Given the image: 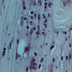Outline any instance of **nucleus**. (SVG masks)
Here are the masks:
<instances>
[{"label": "nucleus", "instance_id": "obj_4", "mask_svg": "<svg viewBox=\"0 0 72 72\" xmlns=\"http://www.w3.org/2000/svg\"><path fill=\"white\" fill-rule=\"evenodd\" d=\"M21 23V26H23V21H21L20 22Z\"/></svg>", "mask_w": 72, "mask_h": 72}, {"label": "nucleus", "instance_id": "obj_18", "mask_svg": "<svg viewBox=\"0 0 72 72\" xmlns=\"http://www.w3.org/2000/svg\"><path fill=\"white\" fill-rule=\"evenodd\" d=\"M37 27H38V29H39L40 28V26H39V25H38L37 26Z\"/></svg>", "mask_w": 72, "mask_h": 72}, {"label": "nucleus", "instance_id": "obj_56", "mask_svg": "<svg viewBox=\"0 0 72 72\" xmlns=\"http://www.w3.org/2000/svg\"><path fill=\"white\" fill-rule=\"evenodd\" d=\"M44 25L45 26H46V25H47L45 23H44Z\"/></svg>", "mask_w": 72, "mask_h": 72}, {"label": "nucleus", "instance_id": "obj_55", "mask_svg": "<svg viewBox=\"0 0 72 72\" xmlns=\"http://www.w3.org/2000/svg\"><path fill=\"white\" fill-rule=\"evenodd\" d=\"M30 49H31V48L29 47V50H30Z\"/></svg>", "mask_w": 72, "mask_h": 72}, {"label": "nucleus", "instance_id": "obj_57", "mask_svg": "<svg viewBox=\"0 0 72 72\" xmlns=\"http://www.w3.org/2000/svg\"><path fill=\"white\" fill-rule=\"evenodd\" d=\"M69 46L70 47H71V44H70L69 45Z\"/></svg>", "mask_w": 72, "mask_h": 72}, {"label": "nucleus", "instance_id": "obj_36", "mask_svg": "<svg viewBox=\"0 0 72 72\" xmlns=\"http://www.w3.org/2000/svg\"><path fill=\"white\" fill-rule=\"evenodd\" d=\"M25 4V1H23V4Z\"/></svg>", "mask_w": 72, "mask_h": 72}, {"label": "nucleus", "instance_id": "obj_41", "mask_svg": "<svg viewBox=\"0 0 72 72\" xmlns=\"http://www.w3.org/2000/svg\"><path fill=\"white\" fill-rule=\"evenodd\" d=\"M33 5H36V3H34L33 4Z\"/></svg>", "mask_w": 72, "mask_h": 72}, {"label": "nucleus", "instance_id": "obj_20", "mask_svg": "<svg viewBox=\"0 0 72 72\" xmlns=\"http://www.w3.org/2000/svg\"><path fill=\"white\" fill-rule=\"evenodd\" d=\"M41 66V64H40L39 65V68H40Z\"/></svg>", "mask_w": 72, "mask_h": 72}, {"label": "nucleus", "instance_id": "obj_30", "mask_svg": "<svg viewBox=\"0 0 72 72\" xmlns=\"http://www.w3.org/2000/svg\"><path fill=\"white\" fill-rule=\"evenodd\" d=\"M42 34L43 35H44L45 34V33L43 32H42Z\"/></svg>", "mask_w": 72, "mask_h": 72}, {"label": "nucleus", "instance_id": "obj_64", "mask_svg": "<svg viewBox=\"0 0 72 72\" xmlns=\"http://www.w3.org/2000/svg\"><path fill=\"white\" fill-rule=\"evenodd\" d=\"M53 72V70H51V72Z\"/></svg>", "mask_w": 72, "mask_h": 72}, {"label": "nucleus", "instance_id": "obj_48", "mask_svg": "<svg viewBox=\"0 0 72 72\" xmlns=\"http://www.w3.org/2000/svg\"><path fill=\"white\" fill-rule=\"evenodd\" d=\"M63 3H64V5H66V4L64 3V1H63Z\"/></svg>", "mask_w": 72, "mask_h": 72}, {"label": "nucleus", "instance_id": "obj_42", "mask_svg": "<svg viewBox=\"0 0 72 72\" xmlns=\"http://www.w3.org/2000/svg\"><path fill=\"white\" fill-rule=\"evenodd\" d=\"M36 17V14H34V17Z\"/></svg>", "mask_w": 72, "mask_h": 72}, {"label": "nucleus", "instance_id": "obj_43", "mask_svg": "<svg viewBox=\"0 0 72 72\" xmlns=\"http://www.w3.org/2000/svg\"><path fill=\"white\" fill-rule=\"evenodd\" d=\"M18 56V57H19V58H20V57H21V55H19Z\"/></svg>", "mask_w": 72, "mask_h": 72}, {"label": "nucleus", "instance_id": "obj_53", "mask_svg": "<svg viewBox=\"0 0 72 72\" xmlns=\"http://www.w3.org/2000/svg\"><path fill=\"white\" fill-rule=\"evenodd\" d=\"M69 55H71V53H69Z\"/></svg>", "mask_w": 72, "mask_h": 72}, {"label": "nucleus", "instance_id": "obj_12", "mask_svg": "<svg viewBox=\"0 0 72 72\" xmlns=\"http://www.w3.org/2000/svg\"><path fill=\"white\" fill-rule=\"evenodd\" d=\"M32 61L33 62H35V59L33 58L32 59Z\"/></svg>", "mask_w": 72, "mask_h": 72}, {"label": "nucleus", "instance_id": "obj_14", "mask_svg": "<svg viewBox=\"0 0 72 72\" xmlns=\"http://www.w3.org/2000/svg\"><path fill=\"white\" fill-rule=\"evenodd\" d=\"M48 21V20H47V19H46V21L44 20V22H47Z\"/></svg>", "mask_w": 72, "mask_h": 72}, {"label": "nucleus", "instance_id": "obj_25", "mask_svg": "<svg viewBox=\"0 0 72 72\" xmlns=\"http://www.w3.org/2000/svg\"><path fill=\"white\" fill-rule=\"evenodd\" d=\"M44 4L45 6L47 5V2L45 3Z\"/></svg>", "mask_w": 72, "mask_h": 72}, {"label": "nucleus", "instance_id": "obj_50", "mask_svg": "<svg viewBox=\"0 0 72 72\" xmlns=\"http://www.w3.org/2000/svg\"><path fill=\"white\" fill-rule=\"evenodd\" d=\"M44 8H45V9H46V6H44Z\"/></svg>", "mask_w": 72, "mask_h": 72}, {"label": "nucleus", "instance_id": "obj_22", "mask_svg": "<svg viewBox=\"0 0 72 72\" xmlns=\"http://www.w3.org/2000/svg\"><path fill=\"white\" fill-rule=\"evenodd\" d=\"M62 15V12H60V14L59 15Z\"/></svg>", "mask_w": 72, "mask_h": 72}, {"label": "nucleus", "instance_id": "obj_54", "mask_svg": "<svg viewBox=\"0 0 72 72\" xmlns=\"http://www.w3.org/2000/svg\"><path fill=\"white\" fill-rule=\"evenodd\" d=\"M58 33H59V32H58V31H57V34H58Z\"/></svg>", "mask_w": 72, "mask_h": 72}, {"label": "nucleus", "instance_id": "obj_59", "mask_svg": "<svg viewBox=\"0 0 72 72\" xmlns=\"http://www.w3.org/2000/svg\"><path fill=\"white\" fill-rule=\"evenodd\" d=\"M72 30V28H70V30Z\"/></svg>", "mask_w": 72, "mask_h": 72}, {"label": "nucleus", "instance_id": "obj_13", "mask_svg": "<svg viewBox=\"0 0 72 72\" xmlns=\"http://www.w3.org/2000/svg\"><path fill=\"white\" fill-rule=\"evenodd\" d=\"M43 60H44V58H43V57L42 58V60H41V63L42 62V61H43Z\"/></svg>", "mask_w": 72, "mask_h": 72}, {"label": "nucleus", "instance_id": "obj_38", "mask_svg": "<svg viewBox=\"0 0 72 72\" xmlns=\"http://www.w3.org/2000/svg\"><path fill=\"white\" fill-rule=\"evenodd\" d=\"M23 8V9H26V7H24Z\"/></svg>", "mask_w": 72, "mask_h": 72}, {"label": "nucleus", "instance_id": "obj_45", "mask_svg": "<svg viewBox=\"0 0 72 72\" xmlns=\"http://www.w3.org/2000/svg\"><path fill=\"white\" fill-rule=\"evenodd\" d=\"M38 17V20H39L40 19V17Z\"/></svg>", "mask_w": 72, "mask_h": 72}, {"label": "nucleus", "instance_id": "obj_58", "mask_svg": "<svg viewBox=\"0 0 72 72\" xmlns=\"http://www.w3.org/2000/svg\"><path fill=\"white\" fill-rule=\"evenodd\" d=\"M68 2H69V1H70V0H68Z\"/></svg>", "mask_w": 72, "mask_h": 72}, {"label": "nucleus", "instance_id": "obj_1", "mask_svg": "<svg viewBox=\"0 0 72 72\" xmlns=\"http://www.w3.org/2000/svg\"><path fill=\"white\" fill-rule=\"evenodd\" d=\"M28 46H27V48H25L24 50V52L26 53L27 51H28Z\"/></svg>", "mask_w": 72, "mask_h": 72}, {"label": "nucleus", "instance_id": "obj_37", "mask_svg": "<svg viewBox=\"0 0 72 72\" xmlns=\"http://www.w3.org/2000/svg\"><path fill=\"white\" fill-rule=\"evenodd\" d=\"M25 7V4H23V8Z\"/></svg>", "mask_w": 72, "mask_h": 72}, {"label": "nucleus", "instance_id": "obj_19", "mask_svg": "<svg viewBox=\"0 0 72 72\" xmlns=\"http://www.w3.org/2000/svg\"><path fill=\"white\" fill-rule=\"evenodd\" d=\"M17 44H18V43H19V39H17Z\"/></svg>", "mask_w": 72, "mask_h": 72}, {"label": "nucleus", "instance_id": "obj_23", "mask_svg": "<svg viewBox=\"0 0 72 72\" xmlns=\"http://www.w3.org/2000/svg\"><path fill=\"white\" fill-rule=\"evenodd\" d=\"M30 18H31V19H33V16H31V17H30Z\"/></svg>", "mask_w": 72, "mask_h": 72}, {"label": "nucleus", "instance_id": "obj_60", "mask_svg": "<svg viewBox=\"0 0 72 72\" xmlns=\"http://www.w3.org/2000/svg\"><path fill=\"white\" fill-rule=\"evenodd\" d=\"M43 31H45V29H43Z\"/></svg>", "mask_w": 72, "mask_h": 72}, {"label": "nucleus", "instance_id": "obj_15", "mask_svg": "<svg viewBox=\"0 0 72 72\" xmlns=\"http://www.w3.org/2000/svg\"><path fill=\"white\" fill-rule=\"evenodd\" d=\"M28 71V67H27L26 69V72H27Z\"/></svg>", "mask_w": 72, "mask_h": 72}, {"label": "nucleus", "instance_id": "obj_49", "mask_svg": "<svg viewBox=\"0 0 72 72\" xmlns=\"http://www.w3.org/2000/svg\"><path fill=\"white\" fill-rule=\"evenodd\" d=\"M30 24H32V21H31L30 22Z\"/></svg>", "mask_w": 72, "mask_h": 72}, {"label": "nucleus", "instance_id": "obj_33", "mask_svg": "<svg viewBox=\"0 0 72 72\" xmlns=\"http://www.w3.org/2000/svg\"><path fill=\"white\" fill-rule=\"evenodd\" d=\"M48 16L49 17H50V14H49V13L48 14Z\"/></svg>", "mask_w": 72, "mask_h": 72}, {"label": "nucleus", "instance_id": "obj_31", "mask_svg": "<svg viewBox=\"0 0 72 72\" xmlns=\"http://www.w3.org/2000/svg\"><path fill=\"white\" fill-rule=\"evenodd\" d=\"M40 29H38V32L40 33Z\"/></svg>", "mask_w": 72, "mask_h": 72}, {"label": "nucleus", "instance_id": "obj_3", "mask_svg": "<svg viewBox=\"0 0 72 72\" xmlns=\"http://www.w3.org/2000/svg\"><path fill=\"white\" fill-rule=\"evenodd\" d=\"M33 68H34V66H32V65H30V69H32H32H33Z\"/></svg>", "mask_w": 72, "mask_h": 72}, {"label": "nucleus", "instance_id": "obj_63", "mask_svg": "<svg viewBox=\"0 0 72 72\" xmlns=\"http://www.w3.org/2000/svg\"><path fill=\"white\" fill-rule=\"evenodd\" d=\"M46 45H48V43H46Z\"/></svg>", "mask_w": 72, "mask_h": 72}, {"label": "nucleus", "instance_id": "obj_27", "mask_svg": "<svg viewBox=\"0 0 72 72\" xmlns=\"http://www.w3.org/2000/svg\"><path fill=\"white\" fill-rule=\"evenodd\" d=\"M35 56H37V53H36V52H35Z\"/></svg>", "mask_w": 72, "mask_h": 72}, {"label": "nucleus", "instance_id": "obj_40", "mask_svg": "<svg viewBox=\"0 0 72 72\" xmlns=\"http://www.w3.org/2000/svg\"><path fill=\"white\" fill-rule=\"evenodd\" d=\"M33 30H36V28H35V27H34Z\"/></svg>", "mask_w": 72, "mask_h": 72}, {"label": "nucleus", "instance_id": "obj_32", "mask_svg": "<svg viewBox=\"0 0 72 72\" xmlns=\"http://www.w3.org/2000/svg\"><path fill=\"white\" fill-rule=\"evenodd\" d=\"M21 18V19H22V21H23V16H22Z\"/></svg>", "mask_w": 72, "mask_h": 72}, {"label": "nucleus", "instance_id": "obj_51", "mask_svg": "<svg viewBox=\"0 0 72 72\" xmlns=\"http://www.w3.org/2000/svg\"><path fill=\"white\" fill-rule=\"evenodd\" d=\"M40 14H39L38 15V17H40Z\"/></svg>", "mask_w": 72, "mask_h": 72}, {"label": "nucleus", "instance_id": "obj_47", "mask_svg": "<svg viewBox=\"0 0 72 72\" xmlns=\"http://www.w3.org/2000/svg\"><path fill=\"white\" fill-rule=\"evenodd\" d=\"M45 28H47V25H46V26H45Z\"/></svg>", "mask_w": 72, "mask_h": 72}, {"label": "nucleus", "instance_id": "obj_26", "mask_svg": "<svg viewBox=\"0 0 72 72\" xmlns=\"http://www.w3.org/2000/svg\"><path fill=\"white\" fill-rule=\"evenodd\" d=\"M27 28L28 30V29H29V26H27Z\"/></svg>", "mask_w": 72, "mask_h": 72}, {"label": "nucleus", "instance_id": "obj_44", "mask_svg": "<svg viewBox=\"0 0 72 72\" xmlns=\"http://www.w3.org/2000/svg\"><path fill=\"white\" fill-rule=\"evenodd\" d=\"M39 35H37V37L39 38Z\"/></svg>", "mask_w": 72, "mask_h": 72}, {"label": "nucleus", "instance_id": "obj_9", "mask_svg": "<svg viewBox=\"0 0 72 72\" xmlns=\"http://www.w3.org/2000/svg\"><path fill=\"white\" fill-rule=\"evenodd\" d=\"M54 46H51V50H52L53 48H54Z\"/></svg>", "mask_w": 72, "mask_h": 72}, {"label": "nucleus", "instance_id": "obj_52", "mask_svg": "<svg viewBox=\"0 0 72 72\" xmlns=\"http://www.w3.org/2000/svg\"><path fill=\"white\" fill-rule=\"evenodd\" d=\"M4 0H3V1H2V3H3L4 2Z\"/></svg>", "mask_w": 72, "mask_h": 72}, {"label": "nucleus", "instance_id": "obj_11", "mask_svg": "<svg viewBox=\"0 0 72 72\" xmlns=\"http://www.w3.org/2000/svg\"><path fill=\"white\" fill-rule=\"evenodd\" d=\"M43 17L44 19H45V16L44 14H43Z\"/></svg>", "mask_w": 72, "mask_h": 72}, {"label": "nucleus", "instance_id": "obj_5", "mask_svg": "<svg viewBox=\"0 0 72 72\" xmlns=\"http://www.w3.org/2000/svg\"><path fill=\"white\" fill-rule=\"evenodd\" d=\"M72 58V55H69V60H70V59H71V58Z\"/></svg>", "mask_w": 72, "mask_h": 72}, {"label": "nucleus", "instance_id": "obj_10", "mask_svg": "<svg viewBox=\"0 0 72 72\" xmlns=\"http://www.w3.org/2000/svg\"><path fill=\"white\" fill-rule=\"evenodd\" d=\"M33 66H36L37 65V64L35 63H33Z\"/></svg>", "mask_w": 72, "mask_h": 72}, {"label": "nucleus", "instance_id": "obj_28", "mask_svg": "<svg viewBox=\"0 0 72 72\" xmlns=\"http://www.w3.org/2000/svg\"><path fill=\"white\" fill-rule=\"evenodd\" d=\"M16 56H17L18 57V53L17 52L16 54Z\"/></svg>", "mask_w": 72, "mask_h": 72}, {"label": "nucleus", "instance_id": "obj_39", "mask_svg": "<svg viewBox=\"0 0 72 72\" xmlns=\"http://www.w3.org/2000/svg\"><path fill=\"white\" fill-rule=\"evenodd\" d=\"M63 56H62L61 57V60H62L63 59Z\"/></svg>", "mask_w": 72, "mask_h": 72}, {"label": "nucleus", "instance_id": "obj_62", "mask_svg": "<svg viewBox=\"0 0 72 72\" xmlns=\"http://www.w3.org/2000/svg\"><path fill=\"white\" fill-rule=\"evenodd\" d=\"M26 36H28V34H27V33H26Z\"/></svg>", "mask_w": 72, "mask_h": 72}, {"label": "nucleus", "instance_id": "obj_61", "mask_svg": "<svg viewBox=\"0 0 72 72\" xmlns=\"http://www.w3.org/2000/svg\"><path fill=\"white\" fill-rule=\"evenodd\" d=\"M67 34V32H65V34Z\"/></svg>", "mask_w": 72, "mask_h": 72}, {"label": "nucleus", "instance_id": "obj_17", "mask_svg": "<svg viewBox=\"0 0 72 72\" xmlns=\"http://www.w3.org/2000/svg\"><path fill=\"white\" fill-rule=\"evenodd\" d=\"M68 56H67L66 57V60H68Z\"/></svg>", "mask_w": 72, "mask_h": 72}, {"label": "nucleus", "instance_id": "obj_2", "mask_svg": "<svg viewBox=\"0 0 72 72\" xmlns=\"http://www.w3.org/2000/svg\"><path fill=\"white\" fill-rule=\"evenodd\" d=\"M38 2L40 3L39 5L40 6H41V5H42V2H41V0H38Z\"/></svg>", "mask_w": 72, "mask_h": 72}, {"label": "nucleus", "instance_id": "obj_29", "mask_svg": "<svg viewBox=\"0 0 72 72\" xmlns=\"http://www.w3.org/2000/svg\"><path fill=\"white\" fill-rule=\"evenodd\" d=\"M15 58H16V60H17V59H18V56H16Z\"/></svg>", "mask_w": 72, "mask_h": 72}, {"label": "nucleus", "instance_id": "obj_46", "mask_svg": "<svg viewBox=\"0 0 72 72\" xmlns=\"http://www.w3.org/2000/svg\"><path fill=\"white\" fill-rule=\"evenodd\" d=\"M12 46V43H10V46L11 47Z\"/></svg>", "mask_w": 72, "mask_h": 72}, {"label": "nucleus", "instance_id": "obj_7", "mask_svg": "<svg viewBox=\"0 0 72 72\" xmlns=\"http://www.w3.org/2000/svg\"><path fill=\"white\" fill-rule=\"evenodd\" d=\"M5 51H4L3 52V56H4L5 55Z\"/></svg>", "mask_w": 72, "mask_h": 72}, {"label": "nucleus", "instance_id": "obj_24", "mask_svg": "<svg viewBox=\"0 0 72 72\" xmlns=\"http://www.w3.org/2000/svg\"><path fill=\"white\" fill-rule=\"evenodd\" d=\"M54 62H55V59L54 58L53 59V63Z\"/></svg>", "mask_w": 72, "mask_h": 72}, {"label": "nucleus", "instance_id": "obj_34", "mask_svg": "<svg viewBox=\"0 0 72 72\" xmlns=\"http://www.w3.org/2000/svg\"><path fill=\"white\" fill-rule=\"evenodd\" d=\"M6 48H4V51H5V50H6Z\"/></svg>", "mask_w": 72, "mask_h": 72}, {"label": "nucleus", "instance_id": "obj_21", "mask_svg": "<svg viewBox=\"0 0 72 72\" xmlns=\"http://www.w3.org/2000/svg\"><path fill=\"white\" fill-rule=\"evenodd\" d=\"M31 14H33V11H31Z\"/></svg>", "mask_w": 72, "mask_h": 72}, {"label": "nucleus", "instance_id": "obj_16", "mask_svg": "<svg viewBox=\"0 0 72 72\" xmlns=\"http://www.w3.org/2000/svg\"><path fill=\"white\" fill-rule=\"evenodd\" d=\"M39 33H40L39 32H36V35H39Z\"/></svg>", "mask_w": 72, "mask_h": 72}, {"label": "nucleus", "instance_id": "obj_6", "mask_svg": "<svg viewBox=\"0 0 72 72\" xmlns=\"http://www.w3.org/2000/svg\"><path fill=\"white\" fill-rule=\"evenodd\" d=\"M32 33H33V30H31L30 32V34H32Z\"/></svg>", "mask_w": 72, "mask_h": 72}, {"label": "nucleus", "instance_id": "obj_8", "mask_svg": "<svg viewBox=\"0 0 72 72\" xmlns=\"http://www.w3.org/2000/svg\"><path fill=\"white\" fill-rule=\"evenodd\" d=\"M51 4V3H49L48 4V6L49 8H50Z\"/></svg>", "mask_w": 72, "mask_h": 72}, {"label": "nucleus", "instance_id": "obj_35", "mask_svg": "<svg viewBox=\"0 0 72 72\" xmlns=\"http://www.w3.org/2000/svg\"><path fill=\"white\" fill-rule=\"evenodd\" d=\"M24 20H26L27 19V18L26 17H25L24 18Z\"/></svg>", "mask_w": 72, "mask_h": 72}]
</instances>
